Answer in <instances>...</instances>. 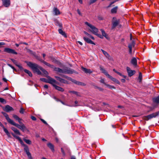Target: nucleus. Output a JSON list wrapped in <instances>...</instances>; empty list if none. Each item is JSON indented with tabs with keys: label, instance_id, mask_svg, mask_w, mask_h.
I'll use <instances>...</instances> for the list:
<instances>
[{
	"label": "nucleus",
	"instance_id": "nucleus-28",
	"mask_svg": "<svg viewBox=\"0 0 159 159\" xmlns=\"http://www.w3.org/2000/svg\"><path fill=\"white\" fill-rule=\"evenodd\" d=\"M59 33L64 36L65 37H66V35L65 32L63 31L61 29H59L58 30Z\"/></svg>",
	"mask_w": 159,
	"mask_h": 159
},
{
	"label": "nucleus",
	"instance_id": "nucleus-53",
	"mask_svg": "<svg viewBox=\"0 0 159 159\" xmlns=\"http://www.w3.org/2000/svg\"><path fill=\"white\" fill-rule=\"evenodd\" d=\"M84 33L85 34H86V35H87L89 37H90V35H91L90 34H88V33H87V32H86V31H84Z\"/></svg>",
	"mask_w": 159,
	"mask_h": 159
},
{
	"label": "nucleus",
	"instance_id": "nucleus-27",
	"mask_svg": "<svg viewBox=\"0 0 159 159\" xmlns=\"http://www.w3.org/2000/svg\"><path fill=\"white\" fill-rule=\"evenodd\" d=\"M153 102L157 103H159V95L157 97H155L153 99Z\"/></svg>",
	"mask_w": 159,
	"mask_h": 159
},
{
	"label": "nucleus",
	"instance_id": "nucleus-12",
	"mask_svg": "<svg viewBox=\"0 0 159 159\" xmlns=\"http://www.w3.org/2000/svg\"><path fill=\"white\" fill-rule=\"evenodd\" d=\"M11 60L13 62V63L15 64L17 66H18L20 70H24V68L20 64H18L17 61L15 60L14 59L11 58Z\"/></svg>",
	"mask_w": 159,
	"mask_h": 159
},
{
	"label": "nucleus",
	"instance_id": "nucleus-2",
	"mask_svg": "<svg viewBox=\"0 0 159 159\" xmlns=\"http://www.w3.org/2000/svg\"><path fill=\"white\" fill-rule=\"evenodd\" d=\"M53 69L54 70L56 71L64 74H72L74 72L73 70L70 68H65L62 69L59 68L54 67Z\"/></svg>",
	"mask_w": 159,
	"mask_h": 159
},
{
	"label": "nucleus",
	"instance_id": "nucleus-43",
	"mask_svg": "<svg viewBox=\"0 0 159 159\" xmlns=\"http://www.w3.org/2000/svg\"><path fill=\"white\" fill-rule=\"evenodd\" d=\"M18 140L20 141L21 144V145H23L24 147H25V146H26V145H25L24 144L23 142V141H22V140L20 138Z\"/></svg>",
	"mask_w": 159,
	"mask_h": 159
},
{
	"label": "nucleus",
	"instance_id": "nucleus-58",
	"mask_svg": "<svg viewBox=\"0 0 159 159\" xmlns=\"http://www.w3.org/2000/svg\"><path fill=\"white\" fill-rule=\"evenodd\" d=\"M98 89L100 91H103V89L102 88L99 87L98 88Z\"/></svg>",
	"mask_w": 159,
	"mask_h": 159
},
{
	"label": "nucleus",
	"instance_id": "nucleus-11",
	"mask_svg": "<svg viewBox=\"0 0 159 159\" xmlns=\"http://www.w3.org/2000/svg\"><path fill=\"white\" fill-rule=\"evenodd\" d=\"M120 24V21L119 20H116L115 21H113L112 22V27L111 28V30H114L115 27L118 25Z\"/></svg>",
	"mask_w": 159,
	"mask_h": 159
},
{
	"label": "nucleus",
	"instance_id": "nucleus-32",
	"mask_svg": "<svg viewBox=\"0 0 159 159\" xmlns=\"http://www.w3.org/2000/svg\"><path fill=\"white\" fill-rule=\"evenodd\" d=\"M24 71L25 73L29 75L30 77H32V74L31 72L29 71L28 70H27L26 69H25L24 70Z\"/></svg>",
	"mask_w": 159,
	"mask_h": 159
},
{
	"label": "nucleus",
	"instance_id": "nucleus-37",
	"mask_svg": "<svg viewBox=\"0 0 159 159\" xmlns=\"http://www.w3.org/2000/svg\"><path fill=\"white\" fill-rule=\"evenodd\" d=\"M11 134L12 135V136L15 138L17 139L18 140H19L20 139V138L19 137L16 136L15 134H14L13 133H11Z\"/></svg>",
	"mask_w": 159,
	"mask_h": 159
},
{
	"label": "nucleus",
	"instance_id": "nucleus-25",
	"mask_svg": "<svg viewBox=\"0 0 159 159\" xmlns=\"http://www.w3.org/2000/svg\"><path fill=\"white\" fill-rule=\"evenodd\" d=\"M68 92L70 93H72L74 94H75L76 95L78 96H80V93L76 91L70 90L68 91Z\"/></svg>",
	"mask_w": 159,
	"mask_h": 159
},
{
	"label": "nucleus",
	"instance_id": "nucleus-3",
	"mask_svg": "<svg viewBox=\"0 0 159 159\" xmlns=\"http://www.w3.org/2000/svg\"><path fill=\"white\" fill-rule=\"evenodd\" d=\"M85 24L90 28L91 29L89 30L92 33L94 34H97V33H98V29L87 22H85Z\"/></svg>",
	"mask_w": 159,
	"mask_h": 159
},
{
	"label": "nucleus",
	"instance_id": "nucleus-22",
	"mask_svg": "<svg viewBox=\"0 0 159 159\" xmlns=\"http://www.w3.org/2000/svg\"><path fill=\"white\" fill-rule=\"evenodd\" d=\"M47 145L52 152H54V146L52 144L49 143L47 144Z\"/></svg>",
	"mask_w": 159,
	"mask_h": 159
},
{
	"label": "nucleus",
	"instance_id": "nucleus-23",
	"mask_svg": "<svg viewBox=\"0 0 159 159\" xmlns=\"http://www.w3.org/2000/svg\"><path fill=\"white\" fill-rule=\"evenodd\" d=\"M131 64L134 66H136L137 65V60L135 57L133 58L131 61Z\"/></svg>",
	"mask_w": 159,
	"mask_h": 159
},
{
	"label": "nucleus",
	"instance_id": "nucleus-47",
	"mask_svg": "<svg viewBox=\"0 0 159 159\" xmlns=\"http://www.w3.org/2000/svg\"><path fill=\"white\" fill-rule=\"evenodd\" d=\"M113 70L116 73H117V74H118L119 75H122V74L121 73H120V72L116 71L115 69H114Z\"/></svg>",
	"mask_w": 159,
	"mask_h": 159
},
{
	"label": "nucleus",
	"instance_id": "nucleus-18",
	"mask_svg": "<svg viewBox=\"0 0 159 159\" xmlns=\"http://www.w3.org/2000/svg\"><path fill=\"white\" fill-rule=\"evenodd\" d=\"M82 70L86 73L90 74L93 72V70L90 69H87L84 67H81Z\"/></svg>",
	"mask_w": 159,
	"mask_h": 159
},
{
	"label": "nucleus",
	"instance_id": "nucleus-52",
	"mask_svg": "<svg viewBox=\"0 0 159 159\" xmlns=\"http://www.w3.org/2000/svg\"><path fill=\"white\" fill-rule=\"evenodd\" d=\"M7 65L10 67L11 68L13 69L14 70H15L14 67L13 66L11 65H10L9 64H7Z\"/></svg>",
	"mask_w": 159,
	"mask_h": 159
},
{
	"label": "nucleus",
	"instance_id": "nucleus-59",
	"mask_svg": "<svg viewBox=\"0 0 159 159\" xmlns=\"http://www.w3.org/2000/svg\"><path fill=\"white\" fill-rule=\"evenodd\" d=\"M77 11L79 14L80 15H81V14L79 9H77Z\"/></svg>",
	"mask_w": 159,
	"mask_h": 159
},
{
	"label": "nucleus",
	"instance_id": "nucleus-57",
	"mask_svg": "<svg viewBox=\"0 0 159 159\" xmlns=\"http://www.w3.org/2000/svg\"><path fill=\"white\" fill-rule=\"evenodd\" d=\"M98 19L100 20H102L103 19V17H102L101 16H99L98 17Z\"/></svg>",
	"mask_w": 159,
	"mask_h": 159
},
{
	"label": "nucleus",
	"instance_id": "nucleus-64",
	"mask_svg": "<svg viewBox=\"0 0 159 159\" xmlns=\"http://www.w3.org/2000/svg\"><path fill=\"white\" fill-rule=\"evenodd\" d=\"M44 87L45 89H48V86L47 85H45L44 86Z\"/></svg>",
	"mask_w": 159,
	"mask_h": 159
},
{
	"label": "nucleus",
	"instance_id": "nucleus-5",
	"mask_svg": "<svg viewBox=\"0 0 159 159\" xmlns=\"http://www.w3.org/2000/svg\"><path fill=\"white\" fill-rule=\"evenodd\" d=\"M11 124L16 126L17 128L22 130L23 131H24V130L26 129L25 126L23 123H22L21 125H20L19 124H16L13 121Z\"/></svg>",
	"mask_w": 159,
	"mask_h": 159
},
{
	"label": "nucleus",
	"instance_id": "nucleus-54",
	"mask_svg": "<svg viewBox=\"0 0 159 159\" xmlns=\"http://www.w3.org/2000/svg\"><path fill=\"white\" fill-rule=\"evenodd\" d=\"M31 119L33 120H36V118L35 117H34V116H31Z\"/></svg>",
	"mask_w": 159,
	"mask_h": 159
},
{
	"label": "nucleus",
	"instance_id": "nucleus-33",
	"mask_svg": "<svg viewBox=\"0 0 159 159\" xmlns=\"http://www.w3.org/2000/svg\"><path fill=\"white\" fill-rule=\"evenodd\" d=\"M118 9V7L116 6L111 10V12L112 13H115L116 12Z\"/></svg>",
	"mask_w": 159,
	"mask_h": 159
},
{
	"label": "nucleus",
	"instance_id": "nucleus-36",
	"mask_svg": "<svg viewBox=\"0 0 159 159\" xmlns=\"http://www.w3.org/2000/svg\"><path fill=\"white\" fill-rule=\"evenodd\" d=\"M133 46L130 45V44L129 45H128V48L129 49V52L130 54H131L132 53V48L133 47Z\"/></svg>",
	"mask_w": 159,
	"mask_h": 159
},
{
	"label": "nucleus",
	"instance_id": "nucleus-49",
	"mask_svg": "<svg viewBox=\"0 0 159 159\" xmlns=\"http://www.w3.org/2000/svg\"><path fill=\"white\" fill-rule=\"evenodd\" d=\"M61 152L63 155L64 156H65V152L64 151V150H63V148H61Z\"/></svg>",
	"mask_w": 159,
	"mask_h": 159
},
{
	"label": "nucleus",
	"instance_id": "nucleus-14",
	"mask_svg": "<svg viewBox=\"0 0 159 159\" xmlns=\"http://www.w3.org/2000/svg\"><path fill=\"white\" fill-rule=\"evenodd\" d=\"M2 113L3 114V115L5 117V118L7 121L10 124H11V123L13 121V120L11 119L9 117L8 115L6 113L2 112Z\"/></svg>",
	"mask_w": 159,
	"mask_h": 159
},
{
	"label": "nucleus",
	"instance_id": "nucleus-24",
	"mask_svg": "<svg viewBox=\"0 0 159 159\" xmlns=\"http://www.w3.org/2000/svg\"><path fill=\"white\" fill-rule=\"evenodd\" d=\"M100 70L102 71V72L106 76H108L109 75L106 70L103 68L102 66L100 67Z\"/></svg>",
	"mask_w": 159,
	"mask_h": 159
},
{
	"label": "nucleus",
	"instance_id": "nucleus-7",
	"mask_svg": "<svg viewBox=\"0 0 159 159\" xmlns=\"http://www.w3.org/2000/svg\"><path fill=\"white\" fill-rule=\"evenodd\" d=\"M4 51L5 52H7L8 53H12L15 54H17V52L14 50L9 48H5Z\"/></svg>",
	"mask_w": 159,
	"mask_h": 159
},
{
	"label": "nucleus",
	"instance_id": "nucleus-17",
	"mask_svg": "<svg viewBox=\"0 0 159 159\" xmlns=\"http://www.w3.org/2000/svg\"><path fill=\"white\" fill-rule=\"evenodd\" d=\"M4 110L7 112H9L11 111H13L14 109L12 107L8 105H7L5 106Z\"/></svg>",
	"mask_w": 159,
	"mask_h": 159
},
{
	"label": "nucleus",
	"instance_id": "nucleus-51",
	"mask_svg": "<svg viewBox=\"0 0 159 159\" xmlns=\"http://www.w3.org/2000/svg\"><path fill=\"white\" fill-rule=\"evenodd\" d=\"M41 120L44 124H45L46 125H48V123H47V122L45 120H43V119H41Z\"/></svg>",
	"mask_w": 159,
	"mask_h": 159
},
{
	"label": "nucleus",
	"instance_id": "nucleus-46",
	"mask_svg": "<svg viewBox=\"0 0 159 159\" xmlns=\"http://www.w3.org/2000/svg\"><path fill=\"white\" fill-rule=\"evenodd\" d=\"M97 0H90L89 4H91L95 2Z\"/></svg>",
	"mask_w": 159,
	"mask_h": 159
},
{
	"label": "nucleus",
	"instance_id": "nucleus-4",
	"mask_svg": "<svg viewBox=\"0 0 159 159\" xmlns=\"http://www.w3.org/2000/svg\"><path fill=\"white\" fill-rule=\"evenodd\" d=\"M65 77L68 80L71 81L72 82L77 85L83 86H85V84L84 83L81 82H80L77 81L75 80L72 79L70 77H68L67 76H65Z\"/></svg>",
	"mask_w": 159,
	"mask_h": 159
},
{
	"label": "nucleus",
	"instance_id": "nucleus-8",
	"mask_svg": "<svg viewBox=\"0 0 159 159\" xmlns=\"http://www.w3.org/2000/svg\"><path fill=\"white\" fill-rule=\"evenodd\" d=\"M101 51H102L106 57L107 58L108 60L111 61L113 60L112 57L107 52L102 49H101Z\"/></svg>",
	"mask_w": 159,
	"mask_h": 159
},
{
	"label": "nucleus",
	"instance_id": "nucleus-56",
	"mask_svg": "<svg viewBox=\"0 0 159 159\" xmlns=\"http://www.w3.org/2000/svg\"><path fill=\"white\" fill-rule=\"evenodd\" d=\"M134 44H135V43H134V41H132L131 43V44H130L134 47Z\"/></svg>",
	"mask_w": 159,
	"mask_h": 159
},
{
	"label": "nucleus",
	"instance_id": "nucleus-13",
	"mask_svg": "<svg viewBox=\"0 0 159 159\" xmlns=\"http://www.w3.org/2000/svg\"><path fill=\"white\" fill-rule=\"evenodd\" d=\"M0 125L3 127L4 130V131L6 133L7 135L8 136V137L9 138H11V135L10 133L8 132V130L5 128L4 126L2 124V123L0 122Z\"/></svg>",
	"mask_w": 159,
	"mask_h": 159
},
{
	"label": "nucleus",
	"instance_id": "nucleus-21",
	"mask_svg": "<svg viewBox=\"0 0 159 159\" xmlns=\"http://www.w3.org/2000/svg\"><path fill=\"white\" fill-rule=\"evenodd\" d=\"M55 77L57 80L59 81L61 83L65 84L67 83V81L57 76H55Z\"/></svg>",
	"mask_w": 159,
	"mask_h": 159
},
{
	"label": "nucleus",
	"instance_id": "nucleus-50",
	"mask_svg": "<svg viewBox=\"0 0 159 159\" xmlns=\"http://www.w3.org/2000/svg\"><path fill=\"white\" fill-rule=\"evenodd\" d=\"M95 35L98 36V37H100V38L102 39L103 38L102 36L100 34H98V33H97V34H95Z\"/></svg>",
	"mask_w": 159,
	"mask_h": 159
},
{
	"label": "nucleus",
	"instance_id": "nucleus-10",
	"mask_svg": "<svg viewBox=\"0 0 159 159\" xmlns=\"http://www.w3.org/2000/svg\"><path fill=\"white\" fill-rule=\"evenodd\" d=\"M127 71L129 76L131 77L135 73V71L134 70H132L129 67H126Z\"/></svg>",
	"mask_w": 159,
	"mask_h": 159
},
{
	"label": "nucleus",
	"instance_id": "nucleus-20",
	"mask_svg": "<svg viewBox=\"0 0 159 159\" xmlns=\"http://www.w3.org/2000/svg\"><path fill=\"white\" fill-rule=\"evenodd\" d=\"M83 39L84 40L86 41L87 43H89L95 45V44L90 39L86 37H83Z\"/></svg>",
	"mask_w": 159,
	"mask_h": 159
},
{
	"label": "nucleus",
	"instance_id": "nucleus-60",
	"mask_svg": "<svg viewBox=\"0 0 159 159\" xmlns=\"http://www.w3.org/2000/svg\"><path fill=\"white\" fill-rule=\"evenodd\" d=\"M58 101H60L64 105H66L64 102H62L61 100H59Z\"/></svg>",
	"mask_w": 159,
	"mask_h": 159
},
{
	"label": "nucleus",
	"instance_id": "nucleus-29",
	"mask_svg": "<svg viewBox=\"0 0 159 159\" xmlns=\"http://www.w3.org/2000/svg\"><path fill=\"white\" fill-rule=\"evenodd\" d=\"M42 63H43V64H44L48 66V67H49L50 68H54V66L53 65H51L50 64H49V63H47L46 61H43Z\"/></svg>",
	"mask_w": 159,
	"mask_h": 159
},
{
	"label": "nucleus",
	"instance_id": "nucleus-34",
	"mask_svg": "<svg viewBox=\"0 0 159 159\" xmlns=\"http://www.w3.org/2000/svg\"><path fill=\"white\" fill-rule=\"evenodd\" d=\"M105 85L106 86H107L108 88L109 89H116L115 87L114 86H112V85H109V84H105Z\"/></svg>",
	"mask_w": 159,
	"mask_h": 159
},
{
	"label": "nucleus",
	"instance_id": "nucleus-63",
	"mask_svg": "<svg viewBox=\"0 0 159 159\" xmlns=\"http://www.w3.org/2000/svg\"><path fill=\"white\" fill-rule=\"evenodd\" d=\"M5 44V43L3 42H0V46L4 45Z\"/></svg>",
	"mask_w": 159,
	"mask_h": 159
},
{
	"label": "nucleus",
	"instance_id": "nucleus-31",
	"mask_svg": "<svg viewBox=\"0 0 159 159\" xmlns=\"http://www.w3.org/2000/svg\"><path fill=\"white\" fill-rule=\"evenodd\" d=\"M53 11L55 13V15H57L60 14V12L59 10L56 8H54Z\"/></svg>",
	"mask_w": 159,
	"mask_h": 159
},
{
	"label": "nucleus",
	"instance_id": "nucleus-40",
	"mask_svg": "<svg viewBox=\"0 0 159 159\" xmlns=\"http://www.w3.org/2000/svg\"><path fill=\"white\" fill-rule=\"evenodd\" d=\"M25 111V110L22 107H21L20 108V112L21 114H23Z\"/></svg>",
	"mask_w": 159,
	"mask_h": 159
},
{
	"label": "nucleus",
	"instance_id": "nucleus-6",
	"mask_svg": "<svg viewBox=\"0 0 159 159\" xmlns=\"http://www.w3.org/2000/svg\"><path fill=\"white\" fill-rule=\"evenodd\" d=\"M24 151L26 152L29 159H33L31 153L29 152V149L27 146H25L24 148Z\"/></svg>",
	"mask_w": 159,
	"mask_h": 159
},
{
	"label": "nucleus",
	"instance_id": "nucleus-26",
	"mask_svg": "<svg viewBox=\"0 0 159 159\" xmlns=\"http://www.w3.org/2000/svg\"><path fill=\"white\" fill-rule=\"evenodd\" d=\"M54 87H55L56 89L59 91H60L61 92H63L64 91V89H63L56 85H54Z\"/></svg>",
	"mask_w": 159,
	"mask_h": 159
},
{
	"label": "nucleus",
	"instance_id": "nucleus-61",
	"mask_svg": "<svg viewBox=\"0 0 159 159\" xmlns=\"http://www.w3.org/2000/svg\"><path fill=\"white\" fill-rule=\"evenodd\" d=\"M115 2V1H114V2H112L108 6V7H111V6Z\"/></svg>",
	"mask_w": 159,
	"mask_h": 159
},
{
	"label": "nucleus",
	"instance_id": "nucleus-42",
	"mask_svg": "<svg viewBox=\"0 0 159 159\" xmlns=\"http://www.w3.org/2000/svg\"><path fill=\"white\" fill-rule=\"evenodd\" d=\"M142 78V74L141 72H139V79L140 80V82L141 81Z\"/></svg>",
	"mask_w": 159,
	"mask_h": 159
},
{
	"label": "nucleus",
	"instance_id": "nucleus-55",
	"mask_svg": "<svg viewBox=\"0 0 159 159\" xmlns=\"http://www.w3.org/2000/svg\"><path fill=\"white\" fill-rule=\"evenodd\" d=\"M75 105L74 106L76 107V106H79L78 105H77V104L78 103V101H75Z\"/></svg>",
	"mask_w": 159,
	"mask_h": 159
},
{
	"label": "nucleus",
	"instance_id": "nucleus-45",
	"mask_svg": "<svg viewBox=\"0 0 159 159\" xmlns=\"http://www.w3.org/2000/svg\"><path fill=\"white\" fill-rule=\"evenodd\" d=\"M40 80L43 81V82H45L46 83H47V81H48V79L47 80L45 78H41Z\"/></svg>",
	"mask_w": 159,
	"mask_h": 159
},
{
	"label": "nucleus",
	"instance_id": "nucleus-38",
	"mask_svg": "<svg viewBox=\"0 0 159 159\" xmlns=\"http://www.w3.org/2000/svg\"><path fill=\"white\" fill-rule=\"evenodd\" d=\"M14 131L15 132V133L16 134L19 135H21V134L20 133L19 131L17 129H16Z\"/></svg>",
	"mask_w": 159,
	"mask_h": 159
},
{
	"label": "nucleus",
	"instance_id": "nucleus-16",
	"mask_svg": "<svg viewBox=\"0 0 159 159\" xmlns=\"http://www.w3.org/2000/svg\"><path fill=\"white\" fill-rule=\"evenodd\" d=\"M3 5L6 7H8L10 4V0H2Z\"/></svg>",
	"mask_w": 159,
	"mask_h": 159
},
{
	"label": "nucleus",
	"instance_id": "nucleus-19",
	"mask_svg": "<svg viewBox=\"0 0 159 159\" xmlns=\"http://www.w3.org/2000/svg\"><path fill=\"white\" fill-rule=\"evenodd\" d=\"M113 82L116 83L120 84V82L116 79L115 78H114L112 76L110 75H109L108 77Z\"/></svg>",
	"mask_w": 159,
	"mask_h": 159
},
{
	"label": "nucleus",
	"instance_id": "nucleus-39",
	"mask_svg": "<svg viewBox=\"0 0 159 159\" xmlns=\"http://www.w3.org/2000/svg\"><path fill=\"white\" fill-rule=\"evenodd\" d=\"M13 116L16 120H20V118H19L18 116L16 115H14Z\"/></svg>",
	"mask_w": 159,
	"mask_h": 159
},
{
	"label": "nucleus",
	"instance_id": "nucleus-9",
	"mask_svg": "<svg viewBox=\"0 0 159 159\" xmlns=\"http://www.w3.org/2000/svg\"><path fill=\"white\" fill-rule=\"evenodd\" d=\"M47 82V83L52 84L54 87V85H56V84H57V82L55 80L49 76H48V81Z\"/></svg>",
	"mask_w": 159,
	"mask_h": 159
},
{
	"label": "nucleus",
	"instance_id": "nucleus-30",
	"mask_svg": "<svg viewBox=\"0 0 159 159\" xmlns=\"http://www.w3.org/2000/svg\"><path fill=\"white\" fill-rule=\"evenodd\" d=\"M100 30L101 31L102 36L105 37L106 39H108V36L105 33V31L102 29H101Z\"/></svg>",
	"mask_w": 159,
	"mask_h": 159
},
{
	"label": "nucleus",
	"instance_id": "nucleus-35",
	"mask_svg": "<svg viewBox=\"0 0 159 159\" xmlns=\"http://www.w3.org/2000/svg\"><path fill=\"white\" fill-rule=\"evenodd\" d=\"M24 141L27 144H30L31 143V141L29 139H27L25 138L23 139Z\"/></svg>",
	"mask_w": 159,
	"mask_h": 159
},
{
	"label": "nucleus",
	"instance_id": "nucleus-44",
	"mask_svg": "<svg viewBox=\"0 0 159 159\" xmlns=\"http://www.w3.org/2000/svg\"><path fill=\"white\" fill-rule=\"evenodd\" d=\"M100 82L102 83H103V84H105H105H106L105 82V80H104V79H101L100 80Z\"/></svg>",
	"mask_w": 159,
	"mask_h": 159
},
{
	"label": "nucleus",
	"instance_id": "nucleus-1",
	"mask_svg": "<svg viewBox=\"0 0 159 159\" xmlns=\"http://www.w3.org/2000/svg\"><path fill=\"white\" fill-rule=\"evenodd\" d=\"M26 63H27V65L34 72L36 73L39 75H41V73L39 70V69H40L46 76L48 75V72L38 64L31 62L27 61L26 62Z\"/></svg>",
	"mask_w": 159,
	"mask_h": 159
},
{
	"label": "nucleus",
	"instance_id": "nucleus-48",
	"mask_svg": "<svg viewBox=\"0 0 159 159\" xmlns=\"http://www.w3.org/2000/svg\"><path fill=\"white\" fill-rule=\"evenodd\" d=\"M0 102H1L2 103H3V102H5V100L4 99L2 98H0Z\"/></svg>",
	"mask_w": 159,
	"mask_h": 159
},
{
	"label": "nucleus",
	"instance_id": "nucleus-62",
	"mask_svg": "<svg viewBox=\"0 0 159 159\" xmlns=\"http://www.w3.org/2000/svg\"><path fill=\"white\" fill-rule=\"evenodd\" d=\"M11 129L12 130H13V131H14L16 129V128L14 127H11Z\"/></svg>",
	"mask_w": 159,
	"mask_h": 159
},
{
	"label": "nucleus",
	"instance_id": "nucleus-41",
	"mask_svg": "<svg viewBox=\"0 0 159 159\" xmlns=\"http://www.w3.org/2000/svg\"><path fill=\"white\" fill-rule=\"evenodd\" d=\"M143 119L146 120H149L148 117V116H143Z\"/></svg>",
	"mask_w": 159,
	"mask_h": 159
},
{
	"label": "nucleus",
	"instance_id": "nucleus-15",
	"mask_svg": "<svg viewBox=\"0 0 159 159\" xmlns=\"http://www.w3.org/2000/svg\"><path fill=\"white\" fill-rule=\"evenodd\" d=\"M159 113V112L158 111L153 113L152 114L148 115V119H149L153 118H155L158 115Z\"/></svg>",
	"mask_w": 159,
	"mask_h": 159
}]
</instances>
